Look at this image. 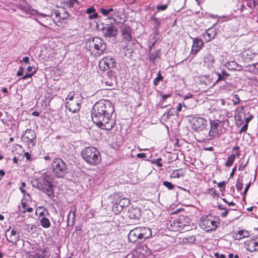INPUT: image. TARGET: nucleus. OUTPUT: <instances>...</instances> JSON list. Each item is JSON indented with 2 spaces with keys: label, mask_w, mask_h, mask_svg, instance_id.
Wrapping results in <instances>:
<instances>
[{
  "label": "nucleus",
  "mask_w": 258,
  "mask_h": 258,
  "mask_svg": "<svg viewBox=\"0 0 258 258\" xmlns=\"http://www.w3.org/2000/svg\"><path fill=\"white\" fill-rule=\"evenodd\" d=\"M210 31H211L210 30H209L207 32H204V34H203V36H212L214 33H210Z\"/></svg>",
  "instance_id": "47"
},
{
  "label": "nucleus",
  "mask_w": 258,
  "mask_h": 258,
  "mask_svg": "<svg viewBox=\"0 0 258 258\" xmlns=\"http://www.w3.org/2000/svg\"><path fill=\"white\" fill-rule=\"evenodd\" d=\"M204 42L201 39H194L192 48L190 51L191 54L193 55L194 56L197 53V52L202 48Z\"/></svg>",
  "instance_id": "16"
},
{
  "label": "nucleus",
  "mask_w": 258,
  "mask_h": 258,
  "mask_svg": "<svg viewBox=\"0 0 258 258\" xmlns=\"http://www.w3.org/2000/svg\"><path fill=\"white\" fill-rule=\"evenodd\" d=\"M32 12H35V13H37V14H38V15H40V16H42V17H45L46 16V15L45 14H42V13H37V11L36 10H35L34 9L32 10H31Z\"/></svg>",
  "instance_id": "61"
},
{
  "label": "nucleus",
  "mask_w": 258,
  "mask_h": 258,
  "mask_svg": "<svg viewBox=\"0 0 258 258\" xmlns=\"http://www.w3.org/2000/svg\"><path fill=\"white\" fill-rule=\"evenodd\" d=\"M140 236L142 239V241L146 239L149 238L152 236L151 230L150 228L147 227H139Z\"/></svg>",
  "instance_id": "18"
},
{
  "label": "nucleus",
  "mask_w": 258,
  "mask_h": 258,
  "mask_svg": "<svg viewBox=\"0 0 258 258\" xmlns=\"http://www.w3.org/2000/svg\"><path fill=\"white\" fill-rule=\"evenodd\" d=\"M127 216L131 219H138L141 217L140 210L138 208H130Z\"/></svg>",
  "instance_id": "19"
},
{
  "label": "nucleus",
  "mask_w": 258,
  "mask_h": 258,
  "mask_svg": "<svg viewBox=\"0 0 258 258\" xmlns=\"http://www.w3.org/2000/svg\"><path fill=\"white\" fill-rule=\"evenodd\" d=\"M189 121L191 128L198 133L204 131L208 125L207 120L202 117L191 116Z\"/></svg>",
  "instance_id": "8"
},
{
  "label": "nucleus",
  "mask_w": 258,
  "mask_h": 258,
  "mask_svg": "<svg viewBox=\"0 0 258 258\" xmlns=\"http://www.w3.org/2000/svg\"><path fill=\"white\" fill-rule=\"evenodd\" d=\"M252 118H253L252 115H250L248 117L246 118L245 119V122H246L245 123H247L248 124V122L252 119Z\"/></svg>",
  "instance_id": "52"
},
{
  "label": "nucleus",
  "mask_w": 258,
  "mask_h": 258,
  "mask_svg": "<svg viewBox=\"0 0 258 258\" xmlns=\"http://www.w3.org/2000/svg\"><path fill=\"white\" fill-rule=\"evenodd\" d=\"M236 155L235 154H232L230 155L228 158L226 162L225 163V166L226 167H230L232 166L234 161L235 159Z\"/></svg>",
  "instance_id": "27"
},
{
  "label": "nucleus",
  "mask_w": 258,
  "mask_h": 258,
  "mask_svg": "<svg viewBox=\"0 0 258 258\" xmlns=\"http://www.w3.org/2000/svg\"><path fill=\"white\" fill-rule=\"evenodd\" d=\"M250 185V183H249L248 184H247L246 185V187L244 188V194H246V193L247 192V190H248V189L249 188Z\"/></svg>",
  "instance_id": "55"
},
{
  "label": "nucleus",
  "mask_w": 258,
  "mask_h": 258,
  "mask_svg": "<svg viewBox=\"0 0 258 258\" xmlns=\"http://www.w3.org/2000/svg\"><path fill=\"white\" fill-rule=\"evenodd\" d=\"M154 21H155V26L156 27V28H158L159 27V25H160V21L157 19H154Z\"/></svg>",
  "instance_id": "51"
},
{
  "label": "nucleus",
  "mask_w": 258,
  "mask_h": 258,
  "mask_svg": "<svg viewBox=\"0 0 258 258\" xmlns=\"http://www.w3.org/2000/svg\"><path fill=\"white\" fill-rule=\"evenodd\" d=\"M217 75L218 76V80H217V82L219 81L220 80H221L223 79V77H222V76L220 74L217 73Z\"/></svg>",
  "instance_id": "60"
},
{
  "label": "nucleus",
  "mask_w": 258,
  "mask_h": 258,
  "mask_svg": "<svg viewBox=\"0 0 258 258\" xmlns=\"http://www.w3.org/2000/svg\"><path fill=\"white\" fill-rule=\"evenodd\" d=\"M32 115L35 116H39V113L37 111H33L32 113Z\"/></svg>",
  "instance_id": "62"
},
{
  "label": "nucleus",
  "mask_w": 258,
  "mask_h": 258,
  "mask_svg": "<svg viewBox=\"0 0 258 258\" xmlns=\"http://www.w3.org/2000/svg\"><path fill=\"white\" fill-rule=\"evenodd\" d=\"M170 96V94H169L163 95L162 96V100L163 101L165 100L167 98H169Z\"/></svg>",
  "instance_id": "54"
},
{
  "label": "nucleus",
  "mask_w": 258,
  "mask_h": 258,
  "mask_svg": "<svg viewBox=\"0 0 258 258\" xmlns=\"http://www.w3.org/2000/svg\"><path fill=\"white\" fill-rule=\"evenodd\" d=\"M138 227L135 228L130 231L128 235V239L132 243H135L138 241H142L139 232Z\"/></svg>",
  "instance_id": "14"
},
{
  "label": "nucleus",
  "mask_w": 258,
  "mask_h": 258,
  "mask_svg": "<svg viewBox=\"0 0 258 258\" xmlns=\"http://www.w3.org/2000/svg\"><path fill=\"white\" fill-rule=\"evenodd\" d=\"M163 185L167 187L169 190L172 189L174 187V185L167 181H164L163 182Z\"/></svg>",
  "instance_id": "32"
},
{
  "label": "nucleus",
  "mask_w": 258,
  "mask_h": 258,
  "mask_svg": "<svg viewBox=\"0 0 258 258\" xmlns=\"http://www.w3.org/2000/svg\"><path fill=\"white\" fill-rule=\"evenodd\" d=\"M102 33L103 36L106 38H114L117 34V30L114 26L110 25L104 27L102 29Z\"/></svg>",
  "instance_id": "13"
},
{
  "label": "nucleus",
  "mask_w": 258,
  "mask_h": 258,
  "mask_svg": "<svg viewBox=\"0 0 258 258\" xmlns=\"http://www.w3.org/2000/svg\"><path fill=\"white\" fill-rule=\"evenodd\" d=\"M114 74L113 72L109 71L104 75L103 82L107 86L111 87L115 83V78Z\"/></svg>",
  "instance_id": "15"
},
{
  "label": "nucleus",
  "mask_w": 258,
  "mask_h": 258,
  "mask_svg": "<svg viewBox=\"0 0 258 258\" xmlns=\"http://www.w3.org/2000/svg\"><path fill=\"white\" fill-rule=\"evenodd\" d=\"M27 6H28V8L25 6L22 7V6H20L19 7H20V9H21L23 11H25L26 12V13H27V11L30 10V9H28L29 6L28 5V4H27Z\"/></svg>",
  "instance_id": "44"
},
{
  "label": "nucleus",
  "mask_w": 258,
  "mask_h": 258,
  "mask_svg": "<svg viewBox=\"0 0 258 258\" xmlns=\"http://www.w3.org/2000/svg\"><path fill=\"white\" fill-rule=\"evenodd\" d=\"M248 236L249 233L248 231L240 230H239L237 233L234 234V237L236 239L239 240L245 237H247Z\"/></svg>",
  "instance_id": "25"
},
{
  "label": "nucleus",
  "mask_w": 258,
  "mask_h": 258,
  "mask_svg": "<svg viewBox=\"0 0 258 258\" xmlns=\"http://www.w3.org/2000/svg\"><path fill=\"white\" fill-rule=\"evenodd\" d=\"M228 211L226 210L225 211L221 213V217H223V218L226 217L227 216V215H228Z\"/></svg>",
  "instance_id": "48"
},
{
  "label": "nucleus",
  "mask_w": 258,
  "mask_h": 258,
  "mask_svg": "<svg viewBox=\"0 0 258 258\" xmlns=\"http://www.w3.org/2000/svg\"><path fill=\"white\" fill-rule=\"evenodd\" d=\"M181 108H182V104L180 103H179L178 104V106L176 108L177 112H180L181 110Z\"/></svg>",
  "instance_id": "53"
},
{
  "label": "nucleus",
  "mask_w": 258,
  "mask_h": 258,
  "mask_svg": "<svg viewBox=\"0 0 258 258\" xmlns=\"http://www.w3.org/2000/svg\"><path fill=\"white\" fill-rule=\"evenodd\" d=\"M123 43L125 44L123 45V47L127 50L131 48V43H132L133 39L131 36V29L129 26H124L121 29Z\"/></svg>",
  "instance_id": "11"
},
{
  "label": "nucleus",
  "mask_w": 258,
  "mask_h": 258,
  "mask_svg": "<svg viewBox=\"0 0 258 258\" xmlns=\"http://www.w3.org/2000/svg\"><path fill=\"white\" fill-rule=\"evenodd\" d=\"M181 174H180L178 171H173L172 173L171 174V177L174 178H179L181 176Z\"/></svg>",
  "instance_id": "34"
},
{
  "label": "nucleus",
  "mask_w": 258,
  "mask_h": 258,
  "mask_svg": "<svg viewBox=\"0 0 258 258\" xmlns=\"http://www.w3.org/2000/svg\"><path fill=\"white\" fill-rule=\"evenodd\" d=\"M242 186H243V184H242V181H240L239 180H238L237 181L236 184V188H237V190H238V191L241 190V189L242 188Z\"/></svg>",
  "instance_id": "35"
},
{
  "label": "nucleus",
  "mask_w": 258,
  "mask_h": 258,
  "mask_svg": "<svg viewBox=\"0 0 258 258\" xmlns=\"http://www.w3.org/2000/svg\"><path fill=\"white\" fill-rule=\"evenodd\" d=\"M86 13L91 14L89 16V18L90 19H93L97 18V14L95 13V9L92 7L87 9L86 10Z\"/></svg>",
  "instance_id": "28"
},
{
  "label": "nucleus",
  "mask_w": 258,
  "mask_h": 258,
  "mask_svg": "<svg viewBox=\"0 0 258 258\" xmlns=\"http://www.w3.org/2000/svg\"><path fill=\"white\" fill-rule=\"evenodd\" d=\"M76 218L75 215V211H72V210H70L68 216V220H67V223L68 226H72L74 225L75 219Z\"/></svg>",
  "instance_id": "26"
},
{
  "label": "nucleus",
  "mask_w": 258,
  "mask_h": 258,
  "mask_svg": "<svg viewBox=\"0 0 258 258\" xmlns=\"http://www.w3.org/2000/svg\"><path fill=\"white\" fill-rule=\"evenodd\" d=\"M223 77H227L229 76V74L227 73L225 71H223L221 74Z\"/></svg>",
  "instance_id": "50"
},
{
  "label": "nucleus",
  "mask_w": 258,
  "mask_h": 258,
  "mask_svg": "<svg viewBox=\"0 0 258 258\" xmlns=\"http://www.w3.org/2000/svg\"><path fill=\"white\" fill-rule=\"evenodd\" d=\"M248 128V124L247 123H245L244 125H243L241 128H240V130L239 131V133L241 134L242 132H246Z\"/></svg>",
  "instance_id": "39"
},
{
  "label": "nucleus",
  "mask_w": 258,
  "mask_h": 258,
  "mask_svg": "<svg viewBox=\"0 0 258 258\" xmlns=\"http://www.w3.org/2000/svg\"><path fill=\"white\" fill-rule=\"evenodd\" d=\"M19 211L20 212H22L23 213H25L26 212H31L33 211V208H28L26 209L25 210H22L21 209V208H19Z\"/></svg>",
  "instance_id": "37"
},
{
  "label": "nucleus",
  "mask_w": 258,
  "mask_h": 258,
  "mask_svg": "<svg viewBox=\"0 0 258 258\" xmlns=\"http://www.w3.org/2000/svg\"><path fill=\"white\" fill-rule=\"evenodd\" d=\"M90 49L94 48L97 51V53L100 55L103 54L106 48V44L104 41L100 37H95L91 38L88 41Z\"/></svg>",
  "instance_id": "10"
},
{
  "label": "nucleus",
  "mask_w": 258,
  "mask_h": 258,
  "mask_svg": "<svg viewBox=\"0 0 258 258\" xmlns=\"http://www.w3.org/2000/svg\"><path fill=\"white\" fill-rule=\"evenodd\" d=\"M193 96L191 94H189L186 96H185L184 97V99H187L188 98H192Z\"/></svg>",
  "instance_id": "64"
},
{
  "label": "nucleus",
  "mask_w": 258,
  "mask_h": 258,
  "mask_svg": "<svg viewBox=\"0 0 258 258\" xmlns=\"http://www.w3.org/2000/svg\"><path fill=\"white\" fill-rule=\"evenodd\" d=\"M83 159L89 164L96 166L101 161V154L98 150L92 146L86 147L81 152Z\"/></svg>",
  "instance_id": "3"
},
{
  "label": "nucleus",
  "mask_w": 258,
  "mask_h": 258,
  "mask_svg": "<svg viewBox=\"0 0 258 258\" xmlns=\"http://www.w3.org/2000/svg\"><path fill=\"white\" fill-rule=\"evenodd\" d=\"M190 219L185 216H180L170 224L168 228L173 231H180L188 230V223Z\"/></svg>",
  "instance_id": "7"
},
{
  "label": "nucleus",
  "mask_w": 258,
  "mask_h": 258,
  "mask_svg": "<svg viewBox=\"0 0 258 258\" xmlns=\"http://www.w3.org/2000/svg\"><path fill=\"white\" fill-rule=\"evenodd\" d=\"M46 211V208L43 207H38L36 210V214H38L40 216H44V212Z\"/></svg>",
  "instance_id": "30"
},
{
  "label": "nucleus",
  "mask_w": 258,
  "mask_h": 258,
  "mask_svg": "<svg viewBox=\"0 0 258 258\" xmlns=\"http://www.w3.org/2000/svg\"><path fill=\"white\" fill-rule=\"evenodd\" d=\"M163 79V77L161 75L160 73L159 72L158 74V76L154 79V84L155 86L158 85L160 81L162 80Z\"/></svg>",
  "instance_id": "33"
},
{
  "label": "nucleus",
  "mask_w": 258,
  "mask_h": 258,
  "mask_svg": "<svg viewBox=\"0 0 258 258\" xmlns=\"http://www.w3.org/2000/svg\"><path fill=\"white\" fill-rule=\"evenodd\" d=\"M215 34L213 33L212 36H203L205 38V40L207 41H210L212 39H213L215 36Z\"/></svg>",
  "instance_id": "42"
},
{
  "label": "nucleus",
  "mask_w": 258,
  "mask_h": 258,
  "mask_svg": "<svg viewBox=\"0 0 258 258\" xmlns=\"http://www.w3.org/2000/svg\"><path fill=\"white\" fill-rule=\"evenodd\" d=\"M82 99L81 93L74 92H70L66 98V108L71 112H76L80 108Z\"/></svg>",
  "instance_id": "4"
},
{
  "label": "nucleus",
  "mask_w": 258,
  "mask_h": 258,
  "mask_svg": "<svg viewBox=\"0 0 258 258\" xmlns=\"http://www.w3.org/2000/svg\"><path fill=\"white\" fill-rule=\"evenodd\" d=\"M6 236L9 242L14 243L18 241L19 233L14 229H12L11 231L8 230L6 233Z\"/></svg>",
  "instance_id": "17"
},
{
  "label": "nucleus",
  "mask_w": 258,
  "mask_h": 258,
  "mask_svg": "<svg viewBox=\"0 0 258 258\" xmlns=\"http://www.w3.org/2000/svg\"><path fill=\"white\" fill-rule=\"evenodd\" d=\"M27 204L25 202H22V210H25L26 209Z\"/></svg>",
  "instance_id": "56"
},
{
  "label": "nucleus",
  "mask_w": 258,
  "mask_h": 258,
  "mask_svg": "<svg viewBox=\"0 0 258 258\" xmlns=\"http://www.w3.org/2000/svg\"><path fill=\"white\" fill-rule=\"evenodd\" d=\"M214 255L216 258H225V255L223 254H220L218 253H215Z\"/></svg>",
  "instance_id": "45"
},
{
  "label": "nucleus",
  "mask_w": 258,
  "mask_h": 258,
  "mask_svg": "<svg viewBox=\"0 0 258 258\" xmlns=\"http://www.w3.org/2000/svg\"><path fill=\"white\" fill-rule=\"evenodd\" d=\"M200 226L204 230L210 231L215 230L217 227V224L212 216L207 215L201 218Z\"/></svg>",
  "instance_id": "9"
},
{
  "label": "nucleus",
  "mask_w": 258,
  "mask_h": 258,
  "mask_svg": "<svg viewBox=\"0 0 258 258\" xmlns=\"http://www.w3.org/2000/svg\"><path fill=\"white\" fill-rule=\"evenodd\" d=\"M36 139V134L33 130L27 129L24 135V139L28 143H33Z\"/></svg>",
  "instance_id": "21"
},
{
  "label": "nucleus",
  "mask_w": 258,
  "mask_h": 258,
  "mask_svg": "<svg viewBox=\"0 0 258 258\" xmlns=\"http://www.w3.org/2000/svg\"><path fill=\"white\" fill-rule=\"evenodd\" d=\"M33 75V73L32 74H26L24 76L22 77V79L25 80L27 78H31L32 76Z\"/></svg>",
  "instance_id": "46"
},
{
  "label": "nucleus",
  "mask_w": 258,
  "mask_h": 258,
  "mask_svg": "<svg viewBox=\"0 0 258 258\" xmlns=\"http://www.w3.org/2000/svg\"><path fill=\"white\" fill-rule=\"evenodd\" d=\"M41 225L45 228H48L50 226V222L48 219L45 217H43L40 219Z\"/></svg>",
  "instance_id": "29"
},
{
  "label": "nucleus",
  "mask_w": 258,
  "mask_h": 258,
  "mask_svg": "<svg viewBox=\"0 0 258 258\" xmlns=\"http://www.w3.org/2000/svg\"><path fill=\"white\" fill-rule=\"evenodd\" d=\"M161 56V49H159L156 51L149 53V60L150 62L156 64V59L160 58Z\"/></svg>",
  "instance_id": "24"
},
{
  "label": "nucleus",
  "mask_w": 258,
  "mask_h": 258,
  "mask_svg": "<svg viewBox=\"0 0 258 258\" xmlns=\"http://www.w3.org/2000/svg\"><path fill=\"white\" fill-rule=\"evenodd\" d=\"M225 182L223 181V182H220L218 184V186L221 188V187H225Z\"/></svg>",
  "instance_id": "57"
},
{
  "label": "nucleus",
  "mask_w": 258,
  "mask_h": 258,
  "mask_svg": "<svg viewBox=\"0 0 258 258\" xmlns=\"http://www.w3.org/2000/svg\"><path fill=\"white\" fill-rule=\"evenodd\" d=\"M234 98H235L236 101L233 102V104L234 105H236V104H238L240 102V100L238 94H235L234 95Z\"/></svg>",
  "instance_id": "41"
},
{
  "label": "nucleus",
  "mask_w": 258,
  "mask_h": 258,
  "mask_svg": "<svg viewBox=\"0 0 258 258\" xmlns=\"http://www.w3.org/2000/svg\"><path fill=\"white\" fill-rule=\"evenodd\" d=\"M23 75V68L20 67L17 73L18 76H21Z\"/></svg>",
  "instance_id": "43"
},
{
  "label": "nucleus",
  "mask_w": 258,
  "mask_h": 258,
  "mask_svg": "<svg viewBox=\"0 0 258 258\" xmlns=\"http://www.w3.org/2000/svg\"><path fill=\"white\" fill-rule=\"evenodd\" d=\"M114 10L112 8L109 9H105L103 8L100 9V12L104 16H107L110 12H113Z\"/></svg>",
  "instance_id": "31"
},
{
  "label": "nucleus",
  "mask_w": 258,
  "mask_h": 258,
  "mask_svg": "<svg viewBox=\"0 0 258 258\" xmlns=\"http://www.w3.org/2000/svg\"><path fill=\"white\" fill-rule=\"evenodd\" d=\"M137 157L139 158H143L146 157L145 153H139L137 155Z\"/></svg>",
  "instance_id": "49"
},
{
  "label": "nucleus",
  "mask_w": 258,
  "mask_h": 258,
  "mask_svg": "<svg viewBox=\"0 0 258 258\" xmlns=\"http://www.w3.org/2000/svg\"><path fill=\"white\" fill-rule=\"evenodd\" d=\"M247 250L249 251H254L258 250V242L254 239L247 241L245 245Z\"/></svg>",
  "instance_id": "22"
},
{
  "label": "nucleus",
  "mask_w": 258,
  "mask_h": 258,
  "mask_svg": "<svg viewBox=\"0 0 258 258\" xmlns=\"http://www.w3.org/2000/svg\"><path fill=\"white\" fill-rule=\"evenodd\" d=\"M29 60V58L27 56L24 57L23 58V61L25 63H28Z\"/></svg>",
  "instance_id": "58"
},
{
  "label": "nucleus",
  "mask_w": 258,
  "mask_h": 258,
  "mask_svg": "<svg viewBox=\"0 0 258 258\" xmlns=\"http://www.w3.org/2000/svg\"><path fill=\"white\" fill-rule=\"evenodd\" d=\"M116 59L112 57L107 56L103 57L99 62V68L103 71L109 69L114 68L116 67Z\"/></svg>",
  "instance_id": "12"
},
{
  "label": "nucleus",
  "mask_w": 258,
  "mask_h": 258,
  "mask_svg": "<svg viewBox=\"0 0 258 258\" xmlns=\"http://www.w3.org/2000/svg\"><path fill=\"white\" fill-rule=\"evenodd\" d=\"M162 159L161 158H159L156 160H154L153 162L154 163H155L158 167H162L163 166L162 164L161 163Z\"/></svg>",
  "instance_id": "36"
},
{
  "label": "nucleus",
  "mask_w": 258,
  "mask_h": 258,
  "mask_svg": "<svg viewBox=\"0 0 258 258\" xmlns=\"http://www.w3.org/2000/svg\"><path fill=\"white\" fill-rule=\"evenodd\" d=\"M215 59L211 54H208L204 58V65L208 69L211 70L214 68Z\"/></svg>",
  "instance_id": "20"
},
{
  "label": "nucleus",
  "mask_w": 258,
  "mask_h": 258,
  "mask_svg": "<svg viewBox=\"0 0 258 258\" xmlns=\"http://www.w3.org/2000/svg\"><path fill=\"white\" fill-rule=\"evenodd\" d=\"M52 181V176L51 175L45 172L42 173L40 177L32 179L31 184L33 187L38 189L45 193L49 199L53 200L54 194Z\"/></svg>",
  "instance_id": "2"
},
{
  "label": "nucleus",
  "mask_w": 258,
  "mask_h": 258,
  "mask_svg": "<svg viewBox=\"0 0 258 258\" xmlns=\"http://www.w3.org/2000/svg\"><path fill=\"white\" fill-rule=\"evenodd\" d=\"M167 8V6L166 5H160V6H158L157 7V9L158 10V11H164Z\"/></svg>",
  "instance_id": "38"
},
{
  "label": "nucleus",
  "mask_w": 258,
  "mask_h": 258,
  "mask_svg": "<svg viewBox=\"0 0 258 258\" xmlns=\"http://www.w3.org/2000/svg\"><path fill=\"white\" fill-rule=\"evenodd\" d=\"M43 254V253H38L36 255L37 258H44V255H42ZM44 255H45V254H44Z\"/></svg>",
  "instance_id": "59"
},
{
  "label": "nucleus",
  "mask_w": 258,
  "mask_h": 258,
  "mask_svg": "<svg viewBox=\"0 0 258 258\" xmlns=\"http://www.w3.org/2000/svg\"><path fill=\"white\" fill-rule=\"evenodd\" d=\"M210 130L209 131L208 140H213L215 138L219 137L226 132L224 127V123L218 120H210Z\"/></svg>",
  "instance_id": "6"
},
{
  "label": "nucleus",
  "mask_w": 258,
  "mask_h": 258,
  "mask_svg": "<svg viewBox=\"0 0 258 258\" xmlns=\"http://www.w3.org/2000/svg\"><path fill=\"white\" fill-rule=\"evenodd\" d=\"M114 112V106L108 100L102 99L93 106L91 116L94 123L102 130H110L115 125L111 116Z\"/></svg>",
  "instance_id": "1"
},
{
  "label": "nucleus",
  "mask_w": 258,
  "mask_h": 258,
  "mask_svg": "<svg viewBox=\"0 0 258 258\" xmlns=\"http://www.w3.org/2000/svg\"><path fill=\"white\" fill-rule=\"evenodd\" d=\"M52 170L53 174L58 178H63L69 172L67 165L60 158H56L53 160Z\"/></svg>",
  "instance_id": "5"
},
{
  "label": "nucleus",
  "mask_w": 258,
  "mask_h": 258,
  "mask_svg": "<svg viewBox=\"0 0 258 258\" xmlns=\"http://www.w3.org/2000/svg\"><path fill=\"white\" fill-rule=\"evenodd\" d=\"M225 66L229 70H236L238 71H240L242 69L241 66L240 65H239L235 61H231L227 62L225 64Z\"/></svg>",
  "instance_id": "23"
},
{
  "label": "nucleus",
  "mask_w": 258,
  "mask_h": 258,
  "mask_svg": "<svg viewBox=\"0 0 258 258\" xmlns=\"http://www.w3.org/2000/svg\"><path fill=\"white\" fill-rule=\"evenodd\" d=\"M243 107L242 106V107H241L240 110L238 112L237 114L236 115V117L237 118L238 120H240L241 116L240 115H239V114L240 113H243Z\"/></svg>",
  "instance_id": "40"
},
{
  "label": "nucleus",
  "mask_w": 258,
  "mask_h": 258,
  "mask_svg": "<svg viewBox=\"0 0 258 258\" xmlns=\"http://www.w3.org/2000/svg\"><path fill=\"white\" fill-rule=\"evenodd\" d=\"M236 171V167L232 169V171L230 173V177H232L235 173V171Z\"/></svg>",
  "instance_id": "63"
}]
</instances>
